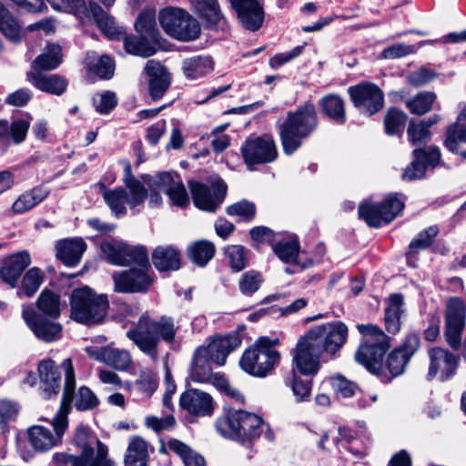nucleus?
<instances>
[{
  "mask_svg": "<svg viewBox=\"0 0 466 466\" xmlns=\"http://www.w3.org/2000/svg\"><path fill=\"white\" fill-rule=\"evenodd\" d=\"M30 264L31 257L26 250L5 257L0 267V279L11 289L16 288L21 275Z\"/></svg>",
  "mask_w": 466,
  "mask_h": 466,
  "instance_id": "b1692460",
  "label": "nucleus"
},
{
  "mask_svg": "<svg viewBox=\"0 0 466 466\" xmlns=\"http://www.w3.org/2000/svg\"><path fill=\"white\" fill-rule=\"evenodd\" d=\"M62 63V49L57 44L47 45L44 52L33 62L36 70H54Z\"/></svg>",
  "mask_w": 466,
  "mask_h": 466,
  "instance_id": "49530a36",
  "label": "nucleus"
},
{
  "mask_svg": "<svg viewBox=\"0 0 466 466\" xmlns=\"http://www.w3.org/2000/svg\"><path fill=\"white\" fill-rule=\"evenodd\" d=\"M22 318L34 335L45 342H53L62 338V325L58 319L40 316L32 305L22 306Z\"/></svg>",
  "mask_w": 466,
  "mask_h": 466,
  "instance_id": "f3484780",
  "label": "nucleus"
},
{
  "mask_svg": "<svg viewBox=\"0 0 466 466\" xmlns=\"http://www.w3.org/2000/svg\"><path fill=\"white\" fill-rule=\"evenodd\" d=\"M465 326L466 305L464 301L459 297L450 298L445 304L443 336L447 344L453 350H459L462 345V357L466 360V335L461 342Z\"/></svg>",
  "mask_w": 466,
  "mask_h": 466,
  "instance_id": "9b49d317",
  "label": "nucleus"
},
{
  "mask_svg": "<svg viewBox=\"0 0 466 466\" xmlns=\"http://www.w3.org/2000/svg\"><path fill=\"white\" fill-rule=\"evenodd\" d=\"M49 192L43 187H35L25 191L12 205L14 214H23L41 203L48 196Z\"/></svg>",
  "mask_w": 466,
  "mask_h": 466,
  "instance_id": "ea45409f",
  "label": "nucleus"
},
{
  "mask_svg": "<svg viewBox=\"0 0 466 466\" xmlns=\"http://www.w3.org/2000/svg\"><path fill=\"white\" fill-rule=\"evenodd\" d=\"M29 81L37 89L56 96H61L67 87V80L59 75L45 76L39 72L27 75Z\"/></svg>",
  "mask_w": 466,
  "mask_h": 466,
  "instance_id": "f704fd0d",
  "label": "nucleus"
},
{
  "mask_svg": "<svg viewBox=\"0 0 466 466\" xmlns=\"http://www.w3.org/2000/svg\"><path fill=\"white\" fill-rule=\"evenodd\" d=\"M439 228L436 225L430 226L421 230L416 238H414L409 244L408 250L405 257L407 265L410 268L418 267V254L420 250H424L431 247L435 238L439 235Z\"/></svg>",
  "mask_w": 466,
  "mask_h": 466,
  "instance_id": "c756f323",
  "label": "nucleus"
},
{
  "mask_svg": "<svg viewBox=\"0 0 466 466\" xmlns=\"http://www.w3.org/2000/svg\"><path fill=\"white\" fill-rule=\"evenodd\" d=\"M208 353L205 347H198L191 361L190 379H224L222 373H213L210 366V359L207 358Z\"/></svg>",
  "mask_w": 466,
  "mask_h": 466,
  "instance_id": "4c0bfd02",
  "label": "nucleus"
},
{
  "mask_svg": "<svg viewBox=\"0 0 466 466\" xmlns=\"http://www.w3.org/2000/svg\"><path fill=\"white\" fill-rule=\"evenodd\" d=\"M70 386V384L66 386L60 408L51 423L53 429L34 425L27 430L29 442L35 451H47L62 442V438L68 427L67 417L70 412L68 390Z\"/></svg>",
  "mask_w": 466,
  "mask_h": 466,
  "instance_id": "1a4fd4ad",
  "label": "nucleus"
},
{
  "mask_svg": "<svg viewBox=\"0 0 466 466\" xmlns=\"http://www.w3.org/2000/svg\"><path fill=\"white\" fill-rule=\"evenodd\" d=\"M407 137L413 146H420L431 140V132L423 127L420 121L410 120L407 128Z\"/></svg>",
  "mask_w": 466,
  "mask_h": 466,
  "instance_id": "0e129e2a",
  "label": "nucleus"
},
{
  "mask_svg": "<svg viewBox=\"0 0 466 466\" xmlns=\"http://www.w3.org/2000/svg\"><path fill=\"white\" fill-rule=\"evenodd\" d=\"M177 330L178 326L173 317L161 315L151 318L145 313L139 317L136 328L127 330V336L143 353L155 360L158 356L159 342L174 343Z\"/></svg>",
  "mask_w": 466,
  "mask_h": 466,
  "instance_id": "f03ea898",
  "label": "nucleus"
},
{
  "mask_svg": "<svg viewBox=\"0 0 466 466\" xmlns=\"http://www.w3.org/2000/svg\"><path fill=\"white\" fill-rule=\"evenodd\" d=\"M279 339L262 336L246 349L239 360L240 368L248 375L263 378L279 363L280 353L274 349Z\"/></svg>",
  "mask_w": 466,
  "mask_h": 466,
  "instance_id": "6e6552de",
  "label": "nucleus"
},
{
  "mask_svg": "<svg viewBox=\"0 0 466 466\" xmlns=\"http://www.w3.org/2000/svg\"><path fill=\"white\" fill-rule=\"evenodd\" d=\"M147 443L139 436L130 438L125 457L126 466H147Z\"/></svg>",
  "mask_w": 466,
  "mask_h": 466,
  "instance_id": "37998d69",
  "label": "nucleus"
},
{
  "mask_svg": "<svg viewBox=\"0 0 466 466\" xmlns=\"http://www.w3.org/2000/svg\"><path fill=\"white\" fill-rule=\"evenodd\" d=\"M409 361L407 357H405L400 350L394 349L388 355L386 362H381V376L395 378L401 375Z\"/></svg>",
  "mask_w": 466,
  "mask_h": 466,
  "instance_id": "3c124183",
  "label": "nucleus"
},
{
  "mask_svg": "<svg viewBox=\"0 0 466 466\" xmlns=\"http://www.w3.org/2000/svg\"><path fill=\"white\" fill-rule=\"evenodd\" d=\"M461 143L466 144V106L456 121L447 127L443 145L452 154H459Z\"/></svg>",
  "mask_w": 466,
  "mask_h": 466,
  "instance_id": "7c9ffc66",
  "label": "nucleus"
},
{
  "mask_svg": "<svg viewBox=\"0 0 466 466\" xmlns=\"http://www.w3.org/2000/svg\"><path fill=\"white\" fill-rule=\"evenodd\" d=\"M347 91L353 106L363 115L371 116L384 106V93L374 83L362 82L350 86Z\"/></svg>",
  "mask_w": 466,
  "mask_h": 466,
  "instance_id": "dca6fc26",
  "label": "nucleus"
},
{
  "mask_svg": "<svg viewBox=\"0 0 466 466\" xmlns=\"http://www.w3.org/2000/svg\"><path fill=\"white\" fill-rule=\"evenodd\" d=\"M356 328L363 339L355 351V360L370 374L381 377V362L390 348V337L374 324H358Z\"/></svg>",
  "mask_w": 466,
  "mask_h": 466,
  "instance_id": "423d86ee",
  "label": "nucleus"
},
{
  "mask_svg": "<svg viewBox=\"0 0 466 466\" xmlns=\"http://www.w3.org/2000/svg\"><path fill=\"white\" fill-rule=\"evenodd\" d=\"M225 256L234 272H239L248 265V249L241 245L227 247Z\"/></svg>",
  "mask_w": 466,
  "mask_h": 466,
  "instance_id": "6e6d98bb",
  "label": "nucleus"
},
{
  "mask_svg": "<svg viewBox=\"0 0 466 466\" xmlns=\"http://www.w3.org/2000/svg\"><path fill=\"white\" fill-rule=\"evenodd\" d=\"M215 427L220 435L242 441H253L262 433L269 441L275 439L268 424L256 414L245 410H234L220 416Z\"/></svg>",
  "mask_w": 466,
  "mask_h": 466,
  "instance_id": "7ed1b4c3",
  "label": "nucleus"
},
{
  "mask_svg": "<svg viewBox=\"0 0 466 466\" xmlns=\"http://www.w3.org/2000/svg\"><path fill=\"white\" fill-rule=\"evenodd\" d=\"M318 106L321 114L333 124L342 126L347 122L346 102L339 94L324 95L319 98Z\"/></svg>",
  "mask_w": 466,
  "mask_h": 466,
  "instance_id": "c85d7f7f",
  "label": "nucleus"
},
{
  "mask_svg": "<svg viewBox=\"0 0 466 466\" xmlns=\"http://www.w3.org/2000/svg\"><path fill=\"white\" fill-rule=\"evenodd\" d=\"M30 121L25 118H15L10 124L6 120H0V150L4 154L11 142L21 144L26 138Z\"/></svg>",
  "mask_w": 466,
  "mask_h": 466,
  "instance_id": "bb28decb",
  "label": "nucleus"
},
{
  "mask_svg": "<svg viewBox=\"0 0 466 466\" xmlns=\"http://www.w3.org/2000/svg\"><path fill=\"white\" fill-rule=\"evenodd\" d=\"M242 344V338L238 332H231L224 335H215L209 338L205 351L212 362L218 366L226 364L228 356L238 349Z\"/></svg>",
  "mask_w": 466,
  "mask_h": 466,
  "instance_id": "4be33fe9",
  "label": "nucleus"
},
{
  "mask_svg": "<svg viewBox=\"0 0 466 466\" xmlns=\"http://www.w3.org/2000/svg\"><path fill=\"white\" fill-rule=\"evenodd\" d=\"M264 281L260 272L256 270H248L242 274L238 280L239 291L245 296H252L261 287Z\"/></svg>",
  "mask_w": 466,
  "mask_h": 466,
  "instance_id": "052dcab7",
  "label": "nucleus"
},
{
  "mask_svg": "<svg viewBox=\"0 0 466 466\" xmlns=\"http://www.w3.org/2000/svg\"><path fill=\"white\" fill-rule=\"evenodd\" d=\"M180 406L194 416H211L214 412L212 396L197 389H188L181 395Z\"/></svg>",
  "mask_w": 466,
  "mask_h": 466,
  "instance_id": "a878e982",
  "label": "nucleus"
},
{
  "mask_svg": "<svg viewBox=\"0 0 466 466\" xmlns=\"http://www.w3.org/2000/svg\"><path fill=\"white\" fill-rule=\"evenodd\" d=\"M158 20L168 35L180 41L195 40L201 32L197 19L181 8L167 7L161 10Z\"/></svg>",
  "mask_w": 466,
  "mask_h": 466,
  "instance_id": "f8f14e48",
  "label": "nucleus"
},
{
  "mask_svg": "<svg viewBox=\"0 0 466 466\" xmlns=\"http://www.w3.org/2000/svg\"><path fill=\"white\" fill-rule=\"evenodd\" d=\"M45 279V274L39 268L34 267L29 268L21 280V286L18 289L16 295L18 298H32Z\"/></svg>",
  "mask_w": 466,
  "mask_h": 466,
  "instance_id": "a18cd8bd",
  "label": "nucleus"
},
{
  "mask_svg": "<svg viewBox=\"0 0 466 466\" xmlns=\"http://www.w3.org/2000/svg\"><path fill=\"white\" fill-rule=\"evenodd\" d=\"M144 71L148 77V92L154 101L163 97L171 85V74L160 62L150 59L147 62Z\"/></svg>",
  "mask_w": 466,
  "mask_h": 466,
  "instance_id": "5701e85b",
  "label": "nucleus"
},
{
  "mask_svg": "<svg viewBox=\"0 0 466 466\" xmlns=\"http://www.w3.org/2000/svg\"><path fill=\"white\" fill-rule=\"evenodd\" d=\"M412 161L402 173L403 180L422 179L426 177L429 167L434 169L441 161L440 147L434 145L415 148L412 151Z\"/></svg>",
  "mask_w": 466,
  "mask_h": 466,
  "instance_id": "6ab92c4d",
  "label": "nucleus"
},
{
  "mask_svg": "<svg viewBox=\"0 0 466 466\" xmlns=\"http://www.w3.org/2000/svg\"><path fill=\"white\" fill-rule=\"evenodd\" d=\"M152 263L160 272L178 270L181 253L173 246H158L152 253Z\"/></svg>",
  "mask_w": 466,
  "mask_h": 466,
  "instance_id": "2f4dec72",
  "label": "nucleus"
},
{
  "mask_svg": "<svg viewBox=\"0 0 466 466\" xmlns=\"http://www.w3.org/2000/svg\"><path fill=\"white\" fill-rule=\"evenodd\" d=\"M87 245L81 238H65L56 243V256L66 267L79 264Z\"/></svg>",
  "mask_w": 466,
  "mask_h": 466,
  "instance_id": "cd10ccee",
  "label": "nucleus"
},
{
  "mask_svg": "<svg viewBox=\"0 0 466 466\" xmlns=\"http://www.w3.org/2000/svg\"><path fill=\"white\" fill-rule=\"evenodd\" d=\"M408 116L400 109L390 107L384 116L385 132L389 136L401 135Z\"/></svg>",
  "mask_w": 466,
  "mask_h": 466,
  "instance_id": "864d4df0",
  "label": "nucleus"
},
{
  "mask_svg": "<svg viewBox=\"0 0 466 466\" xmlns=\"http://www.w3.org/2000/svg\"><path fill=\"white\" fill-rule=\"evenodd\" d=\"M287 386L291 390L296 401H306L309 399L312 384L310 380H288Z\"/></svg>",
  "mask_w": 466,
  "mask_h": 466,
  "instance_id": "774afa93",
  "label": "nucleus"
},
{
  "mask_svg": "<svg viewBox=\"0 0 466 466\" xmlns=\"http://www.w3.org/2000/svg\"><path fill=\"white\" fill-rule=\"evenodd\" d=\"M227 214L232 217H238V221L251 222L256 217L257 208L253 202L241 200L228 206L227 208Z\"/></svg>",
  "mask_w": 466,
  "mask_h": 466,
  "instance_id": "e2e57ef3",
  "label": "nucleus"
},
{
  "mask_svg": "<svg viewBox=\"0 0 466 466\" xmlns=\"http://www.w3.org/2000/svg\"><path fill=\"white\" fill-rule=\"evenodd\" d=\"M75 446L80 450L79 456L56 453L53 461L58 466H113L107 459V448L85 426L76 430Z\"/></svg>",
  "mask_w": 466,
  "mask_h": 466,
  "instance_id": "20e7f679",
  "label": "nucleus"
},
{
  "mask_svg": "<svg viewBox=\"0 0 466 466\" xmlns=\"http://www.w3.org/2000/svg\"><path fill=\"white\" fill-rule=\"evenodd\" d=\"M98 186L105 203L109 208L112 215L117 218L127 214V206L134 214L139 213L148 195V193L142 191L138 195H135L133 189H127L121 186L108 188L101 182Z\"/></svg>",
  "mask_w": 466,
  "mask_h": 466,
  "instance_id": "ddd939ff",
  "label": "nucleus"
},
{
  "mask_svg": "<svg viewBox=\"0 0 466 466\" xmlns=\"http://www.w3.org/2000/svg\"><path fill=\"white\" fill-rule=\"evenodd\" d=\"M241 25L248 30H258L264 21V10L257 0H229Z\"/></svg>",
  "mask_w": 466,
  "mask_h": 466,
  "instance_id": "393cba45",
  "label": "nucleus"
},
{
  "mask_svg": "<svg viewBox=\"0 0 466 466\" xmlns=\"http://www.w3.org/2000/svg\"><path fill=\"white\" fill-rule=\"evenodd\" d=\"M39 379H75V370L71 359L63 360L61 365L57 366L52 359H45L39 361L37 366Z\"/></svg>",
  "mask_w": 466,
  "mask_h": 466,
  "instance_id": "c9c22d12",
  "label": "nucleus"
},
{
  "mask_svg": "<svg viewBox=\"0 0 466 466\" xmlns=\"http://www.w3.org/2000/svg\"><path fill=\"white\" fill-rule=\"evenodd\" d=\"M70 318L77 323L94 325L103 322L109 309L106 294H97L88 286L72 290L70 298Z\"/></svg>",
  "mask_w": 466,
  "mask_h": 466,
  "instance_id": "0eeeda50",
  "label": "nucleus"
},
{
  "mask_svg": "<svg viewBox=\"0 0 466 466\" xmlns=\"http://www.w3.org/2000/svg\"><path fill=\"white\" fill-rule=\"evenodd\" d=\"M181 69L187 80L195 81L213 72L214 61L209 56H194L183 60Z\"/></svg>",
  "mask_w": 466,
  "mask_h": 466,
  "instance_id": "473e14b6",
  "label": "nucleus"
},
{
  "mask_svg": "<svg viewBox=\"0 0 466 466\" xmlns=\"http://www.w3.org/2000/svg\"><path fill=\"white\" fill-rule=\"evenodd\" d=\"M322 353L310 346V341L302 336L293 351L292 372L294 379L297 375L315 376L319 368V359Z\"/></svg>",
  "mask_w": 466,
  "mask_h": 466,
  "instance_id": "aec40b11",
  "label": "nucleus"
},
{
  "mask_svg": "<svg viewBox=\"0 0 466 466\" xmlns=\"http://www.w3.org/2000/svg\"><path fill=\"white\" fill-rule=\"evenodd\" d=\"M114 289L118 293H146L154 279L150 268L132 267L112 275Z\"/></svg>",
  "mask_w": 466,
  "mask_h": 466,
  "instance_id": "a211bd4d",
  "label": "nucleus"
},
{
  "mask_svg": "<svg viewBox=\"0 0 466 466\" xmlns=\"http://www.w3.org/2000/svg\"><path fill=\"white\" fill-rule=\"evenodd\" d=\"M195 9L208 25H218L222 19L218 0H190Z\"/></svg>",
  "mask_w": 466,
  "mask_h": 466,
  "instance_id": "09e8293b",
  "label": "nucleus"
},
{
  "mask_svg": "<svg viewBox=\"0 0 466 466\" xmlns=\"http://www.w3.org/2000/svg\"><path fill=\"white\" fill-rule=\"evenodd\" d=\"M348 334L349 329L345 323L333 321L312 327L304 337L320 353L335 356L347 342Z\"/></svg>",
  "mask_w": 466,
  "mask_h": 466,
  "instance_id": "9d476101",
  "label": "nucleus"
},
{
  "mask_svg": "<svg viewBox=\"0 0 466 466\" xmlns=\"http://www.w3.org/2000/svg\"><path fill=\"white\" fill-rule=\"evenodd\" d=\"M359 218L370 228H380L385 225L379 202H362L358 208Z\"/></svg>",
  "mask_w": 466,
  "mask_h": 466,
  "instance_id": "603ef678",
  "label": "nucleus"
},
{
  "mask_svg": "<svg viewBox=\"0 0 466 466\" xmlns=\"http://www.w3.org/2000/svg\"><path fill=\"white\" fill-rule=\"evenodd\" d=\"M134 25L138 35H144L151 40L158 43L159 32L157 28L155 11L145 10L141 12L138 15Z\"/></svg>",
  "mask_w": 466,
  "mask_h": 466,
  "instance_id": "de8ad7c7",
  "label": "nucleus"
},
{
  "mask_svg": "<svg viewBox=\"0 0 466 466\" xmlns=\"http://www.w3.org/2000/svg\"><path fill=\"white\" fill-rule=\"evenodd\" d=\"M99 360L118 370H126L132 363L130 353L126 350L103 347L97 352Z\"/></svg>",
  "mask_w": 466,
  "mask_h": 466,
  "instance_id": "79ce46f5",
  "label": "nucleus"
},
{
  "mask_svg": "<svg viewBox=\"0 0 466 466\" xmlns=\"http://www.w3.org/2000/svg\"><path fill=\"white\" fill-rule=\"evenodd\" d=\"M319 126L318 109L310 100L299 105L294 110L288 111L284 120L277 124L284 154L293 155L317 132Z\"/></svg>",
  "mask_w": 466,
  "mask_h": 466,
  "instance_id": "f257e3e1",
  "label": "nucleus"
},
{
  "mask_svg": "<svg viewBox=\"0 0 466 466\" xmlns=\"http://www.w3.org/2000/svg\"><path fill=\"white\" fill-rule=\"evenodd\" d=\"M0 31L6 38L18 41L21 37V27L10 12L0 2Z\"/></svg>",
  "mask_w": 466,
  "mask_h": 466,
  "instance_id": "4d7b16f0",
  "label": "nucleus"
},
{
  "mask_svg": "<svg viewBox=\"0 0 466 466\" xmlns=\"http://www.w3.org/2000/svg\"><path fill=\"white\" fill-rule=\"evenodd\" d=\"M124 242L111 239L108 241H104L100 245L101 252L106 257V259L113 265L123 266V253L125 248Z\"/></svg>",
  "mask_w": 466,
  "mask_h": 466,
  "instance_id": "680f3d73",
  "label": "nucleus"
},
{
  "mask_svg": "<svg viewBox=\"0 0 466 466\" xmlns=\"http://www.w3.org/2000/svg\"><path fill=\"white\" fill-rule=\"evenodd\" d=\"M385 225L393 221L405 208L404 199L398 193H390L379 202Z\"/></svg>",
  "mask_w": 466,
  "mask_h": 466,
  "instance_id": "8fccbe9b",
  "label": "nucleus"
},
{
  "mask_svg": "<svg viewBox=\"0 0 466 466\" xmlns=\"http://www.w3.org/2000/svg\"><path fill=\"white\" fill-rule=\"evenodd\" d=\"M88 11L99 29L110 39H123L125 50L131 55L149 57L156 54L157 44L146 35H127L126 28L116 25L113 16L109 15L97 3L90 2Z\"/></svg>",
  "mask_w": 466,
  "mask_h": 466,
  "instance_id": "39448f33",
  "label": "nucleus"
},
{
  "mask_svg": "<svg viewBox=\"0 0 466 466\" xmlns=\"http://www.w3.org/2000/svg\"><path fill=\"white\" fill-rule=\"evenodd\" d=\"M273 251L283 262L294 263L299 257V242L296 238L279 241L273 245Z\"/></svg>",
  "mask_w": 466,
  "mask_h": 466,
  "instance_id": "bf43d9fd",
  "label": "nucleus"
},
{
  "mask_svg": "<svg viewBox=\"0 0 466 466\" xmlns=\"http://www.w3.org/2000/svg\"><path fill=\"white\" fill-rule=\"evenodd\" d=\"M212 381H213V386L218 390V391L220 394L229 398L230 400H232L238 403L245 402L244 393L231 380H212Z\"/></svg>",
  "mask_w": 466,
  "mask_h": 466,
  "instance_id": "69168bd1",
  "label": "nucleus"
},
{
  "mask_svg": "<svg viewBox=\"0 0 466 466\" xmlns=\"http://www.w3.org/2000/svg\"><path fill=\"white\" fill-rule=\"evenodd\" d=\"M403 305V297L401 294H391L389 298V305L385 309L384 322L385 328L389 333L396 334L400 330L401 307Z\"/></svg>",
  "mask_w": 466,
  "mask_h": 466,
  "instance_id": "a19ab883",
  "label": "nucleus"
},
{
  "mask_svg": "<svg viewBox=\"0 0 466 466\" xmlns=\"http://www.w3.org/2000/svg\"><path fill=\"white\" fill-rule=\"evenodd\" d=\"M405 106L411 115L422 116L432 110H441L436 93L420 91L405 100Z\"/></svg>",
  "mask_w": 466,
  "mask_h": 466,
  "instance_id": "72a5a7b5",
  "label": "nucleus"
},
{
  "mask_svg": "<svg viewBox=\"0 0 466 466\" xmlns=\"http://www.w3.org/2000/svg\"><path fill=\"white\" fill-rule=\"evenodd\" d=\"M70 386L68 395L70 396L69 404L74 402L75 407L81 411L95 409L98 405V399L96 394L87 387H80L77 391L74 392L75 380H66L64 384L63 393L66 390V386ZM71 408V405H69Z\"/></svg>",
  "mask_w": 466,
  "mask_h": 466,
  "instance_id": "58836bf2",
  "label": "nucleus"
},
{
  "mask_svg": "<svg viewBox=\"0 0 466 466\" xmlns=\"http://www.w3.org/2000/svg\"><path fill=\"white\" fill-rule=\"evenodd\" d=\"M154 185L167 195L172 206L179 208L188 207L189 197L179 175L161 172L154 177Z\"/></svg>",
  "mask_w": 466,
  "mask_h": 466,
  "instance_id": "412c9836",
  "label": "nucleus"
},
{
  "mask_svg": "<svg viewBox=\"0 0 466 466\" xmlns=\"http://www.w3.org/2000/svg\"><path fill=\"white\" fill-rule=\"evenodd\" d=\"M241 155L249 171L256 169V166L274 162L279 156L274 138L271 136H250L240 148Z\"/></svg>",
  "mask_w": 466,
  "mask_h": 466,
  "instance_id": "4468645a",
  "label": "nucleus"
},
{
  "mask_svg": "<svg viewBox=\"0 0 466 466\" xmlns=\"http://www.w3.org/2000/svg\"><path fill=\"white\" fill-rule=\"evenodd\" d=\"M187 186L190 190L194 205L204 211L215 212L224 201L228 187L221 179L213 180L210 185L197 180H188Z\"/></svg>",
  "mask_w": 466,
  "mask_h": 466,
  "instance_id": "2eb2a0df",
  "label": "nucleus"
},
{
  "mask_svg": "<svg viewBox=\"0 0 466 466\" xmlns=\"http://www.w3.org/2000/svg\"><path fill=\"white\" fill-rule=\"evenodd\" d=\"M215 245L208 240L201 239L187 247L188 258L198 267H205L215 256Z\"/></svg>",
  "mask_w": 466,
  "mask_h": 466,
  "instance_id": "c03bdc74",
  "label": "nucleus"
},
{
  "mask_svg": "<svg viewBox=\"0 0 466 466\" xmlns=\"http://www.w3.org/2000/svg\"><path fill=\"white\" fill-rule=\"evenodd\" d=\"M96 111L101 115H107L117 106V98L114 92L105 91L93 98Z\"/></svg>",
  "mask_w": 466,
  "mask_h": 466,
  "instance_id": "338daca9",
  "label": "nucleus"
},
{
  "mask_svg": "<svg viewBox=\"0 0 466 466\" xmlns=\"http://www.w3.org/2000/svg\"><path fill=\"white\" fill-rule=\"evenodd\" d=\"M168 448L179 455L185 466H205L204 458L192 451L187 445L178 440H171L168 442Z\"/></svg>",
  "mask_w": 466,
  "mask_h": 466,
  "instance_id": "5fc2aeb1",
  "label": "nucleus"
},
{
  "mask_svg": "<svg viewBox=\"0 0 466 466\" xmlns=\"http://www.w3.org/2000/svg\"><path fill=\"white\" fill-rule=\"evenodd\" d=\"M35 310L40 316L59 319L62 312L59 294L44 289L35 300Z\"/></svg>",
  "mask_w": 466,
  "mask_h": 466,
  "instance_id": "e433bc0d",
  "label": "nucleus"
},
{
  "mask_svg": "<svg viewBox=\"0 0 466 466\" xmlns=\"http://www.w3.org/2000/svg\"><path fill=\"white\" fill-rule=\"evenodd\" d=\"M123 266L135 264L137 267L151 268L147 249L144 246H129L125 244Z\"/></svg>",
  "mask_w": 466,
  "mask_h": 466,
  "instance_id": "13d9d810",
  "label": "nucleus"
}]
</instances>
